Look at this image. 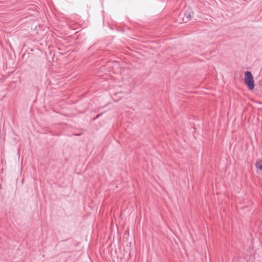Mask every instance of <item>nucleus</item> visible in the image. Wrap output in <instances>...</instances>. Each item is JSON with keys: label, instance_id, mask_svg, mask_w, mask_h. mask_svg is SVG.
Masks as SVG:
<instances>
[{"label": "nucleus", "instance_id": "obj_1", "mask_svg": "<svg viewBox=\"0 0 262 262\" xmlns=\"http://www.w3.org/2000/svg\"><path fill=\"white\" fill-rule=\"evenodd\" d=\"M245 82L249 90H252L254 87L253 77L250 71H246L245 73Z\"/></svg>", "mask_w": 262, "mask_h": 262}, {"label": "nucleus", "instance_id": "obj_2", "mask_svg": "<svg viewBox=\"0 0 262 262\" xmlns=\"http://www.w3.org/2000/svg\"><path fill=\"white\" fill-rule=\"evenodd\" d=\"M256 168L262 171V159L258 160L255 164Z\"/></svg>", "mask_w": 262, "mask_h": 262}, {"label": "nucleus", "instance_id": "obj_3", "mask_svg": "<svg viewBox=\"0 0 262 262\" xmlns=\"http://www.w3.org/2000/svg\"><path fill=\"white\" fill-rule=\"evenodd\" d=\"M184 16H185V19H183V20H185L186 22L189 20L192 17L191 15V13L188 11H186L185 13Z\"/></svg>", "mask_w": 262, "mask_h": 262}, {"label": "nucleus", "instance_id": "obj_4", "mask_svg": "<svg viewBox=\"0 0 262 262\" xmlns=\"http://www.w3.org/2000/svg\"><path fill=\"white\" fill-rule=\"evenodd\" d=\"M101 115V114H99L96 116V117L94 118V119H96L98 118H99Z\"/></svg>", "mask_w": 262, "mask_h": 262}]
</instances>
